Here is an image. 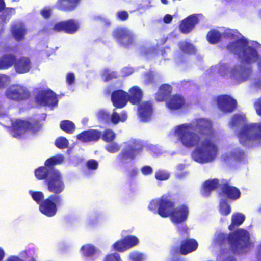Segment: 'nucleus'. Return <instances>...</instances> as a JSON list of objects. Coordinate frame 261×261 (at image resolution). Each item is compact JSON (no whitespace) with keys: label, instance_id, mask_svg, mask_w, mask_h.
Returning <instances> with one entry per match:
<instances>
[{"label":"nucleus","instance_id":"nucleus-34","mask_svg":"<svg viewBox=\"0 0 261 261\" xmlns=\"http://www.w3.org/2000/svg\"><path fill=\"white\" fill-rule=\"evenodd\" d=\"M179 49L184 53L188 55H194L196 53L194 46L187 42H180L178 44Z\"/></svg>","mask_w":261,"mask_h":261},{"label":"nucleus","instance_id":"nucleus-44","mask_svg":"<svg viewBox=\"0 0 261 261\" xmlns=\"http://www.w3.org/2000/svg\"><path fill=\"white\" fill-rule=\"evenodd\" d=\"M55 144L59 149H63L68 147L69 142L65 137H59L56 139Z\"/></svg>","mask_w":261,"mask_h":261},{"label":"nucleus","instance_id":"nucleus-57","mask_svg":"<svg viewBox=\"0 0 261 261\" xmlns=\"http://www.w3.org/2000/svg\"><path fill=\"white\" fill-rule=\"evenodd\" d=\"M151 211L155 210L156 208L159 207V200H152L149 204L148 206Z\"/></svg>","mask_w":261,"mask_h":261},{"label":"nucleus","instance_id":"nucleus-24","mask_svg":"<svg viewBox=\"0 0 261 261\" xmlns=\"http://www.w3.org/2000/svg\"><path fill=\"white\" fill-rule=\"evenodd\" d=\"M166 105L170 110H177L184 107L185 105V100L181 95L175 94L169 98Z\"/></svg>","mask_w":261,"mask_h":261},{"label":"nucleus","instance_id":"nucleus-60","mask_svg":"<svg viewBox=\"0 0 261 261\" xmlns=\"http://www.w3.org/2000/svg\"><path fill=\"white\" fill-rule=\"evenodd\" d=\"M178 231H179V233L181 235H182V233L185 231V233H186V234L187 235V236H189L188 228V227L187 226H185V227L182 228H179L178 229Z\"/></svg>","mask_w":261,"mask_h":261},{"label":"nucleus","instance_id":"nucleus-61","mask_svg":"<svg viewBox=\"0 0 261 261\" xmlns=\"http://www.w3.org/2000/svg\"><path fill=\"white\" fill-rule=\"evenodd\" d=\"M5 256L4 250L0 247V261H3Z\"/></svg>","mask_w":261,"mask_h":261},{"label":"nucleus","instance_id":"nucleus-22","mask_svg":"<svg viewBox=\"0 0 261 261\" xmlns=\"http://www.w3.org/2000/svg\"><path fill=\"white\" fill-rule=\"evenodd\" d=\"M101 136L100 131L97 129H89L85 130L77 135V139L84 143L96 142L99 140Z\"/></svg>","mask_w":261,"mask_h":261},{"label":"nucleus","instance_id":"nucleus-30","mask_svg":"<svg viewBox=\"0 0 261 261\" xmlns=\"http://www.w3.org/2000/svg\"><path fill=\"white\" fill-rule=\"evenodd\" d=\"M81 252L83 256L89 259V261H94L96 258L95 257L96 248L93 245L91 244L83 245L81 248Z\"/></svg>","mask_w":261,"mask_h":261},{"label":"nucleus","instance_id":"nucleus-37","mask_svg":"<svg viewBox=\"0 0 261 261\" xmlns=\"http://www.w3.org/2000/svg\"><path fill=\"white\" fill-rule=\"evenodd\" d=\"M244 152L242 150L235 149L230 153L229 155L224 157V160L225 162H229V159L232 158L234 160L240 161L243 158Z\"/></svg>","mask_w":261,"mask_h":261},{"label":"nucleus","instance_id":"nucleus-5","mask_svg":"<svg viewBox=\"0 0 261 261\" xmlns=\"http://www.w3.org/2000/svg\"><path fill=\"white\" fill-rule=\"evenodd\" d=\"M247 45L248 41L246 39H238L229 42L226 48L229 52L240 56L245 63L251 64L258 60L259 55L254 47Z\"/></svg>","mask_w":261,"mask_h":261},{"label":"nucleus","instance_id":"nucleus-27","mask_svg":"<svg viewBox=\"0 0 261 261\" xmlns=\"http://www.w3.org/2000/svg\"><path fill=\"white\" fill-rule=\"evenodd\" d=\"M220 185L219 180L217 178L208 179L202 185L201 193L204 196H208L211 192L216 190Z\"/></svg>","mask_w":261,"mask_h":261},{"label":"nucleus","instance_id":"nucleus-31","mask_svg":"<svg viewBox=\"0 0 261 261\" xmlns=\"http://www.w3.org/2000/svg\"><path fill=\"white\" fill-rule=\"evenodd\" d=\"M245 219V216L241 213L237 212L232 215L231 223L228 226V229L230 231L233 230L236 227L242 224Z\"/></svg>","mask_w":261,"mask_h":261},{"label":"nucleus","instance_id":"nucleus-63","mask_svg":"<svg viewBox=\"0 0 261 261\" xmlns=\"http://www.w3.org/2000/svg\"><path fill=\"white\" fill-rule=\"evenodd\" d=\"M257 261H261V244L259 245L258 249Z\"/></svg>","mask_w":261,"mask_h":261},{"label":"nucleus","instance_id":"nucleus-38","mask_svg":"<svg viewBox=\"0 0 261 261\" xmlns=\"http://www.w3.org/2000/svg\"><path fill=\"white\" fill-rule=\"evenodd\" d=\"M102 140L105 142H112L116 138V134L112 129L107 128L104 130L101 136Z\"/></svg>","mask_w":261,"mask_h":261},{"label":"nucleus","instance_id":"nucleus-12","mask_svg":"<svg viewBox=\"0 0 261 261\" xmlns=\"http://www.w3.org/2000/svg\"><path fill=\"white\" fill-rule=\"evenodd\" d=\"M35 99L37 103L43 106L54 107L58 102L56 94L50 90L39 92Z\"/></svg>","mask_w":261,"mask_h":261},{"label":"nucleus","instance_id":"nucleus-45","mask_svg":"<svg viewBox=\"0 0 261 261\" xmlns=\"http://www.w3.org/2000/svg\"><path fill=\"white\" fill-rule=\"evenodd\" d=\"M237 31L235 30L227 29L223 33H222V34L223 35V38L227 39L233 40L236 39L237 38Z\"/></svg>","mask_w":261,"mask_h":261},{"label":"nucleus","instance_id":"nucleus-14","mask_svg":"<svg viewBox=\"0 0 261 261\" xmlns=\"http://www.w3.org/2000/svg\"><path fill=\"white\" fill-rule=\"evenodd\" d=\"M189 210L187 205H180L173 210L170 216L172 222L175 224H178L185 222L188 217Z\"/></svg>","mask_w":261,"mask_h":261},{"label":"nucleus","instance_id":"nucleus-26","mask_svg":"<svg viewBox=\"0 0 261 261\" xmlns=\"http://www.w3.org/2000/svg\"><path fill=\"white\" fill-rule=\"evenodd\" d=\"M172 87L168 84L161 85L157 93L155 94V99L158 102L164 101L171 94Z\"/></svg>","mask_w":261,"mask_h":261},{"label":"nucleus","instance_id":"nucleus-51","mask_svg":"<svg viewBox=\"0 0 261 261\" xmlns=\"http://www.w3.org/2000/svg\"><path fill=\"white\" fill-rule=\"evenodd\" d=\"M87 167L90 170H96L98 168V162L94 159L89 160L86 163Z\"/></svg>","mask_w":261,"mask_h":261},{"label":"nucleus","instance_id":"nucleus-18","mask_svg":"<svg viewBox=\"0 0 261 261\" xmlns=\"http://www.w3.org/2000/svg\"><path fill=\"white\" fill-rule=\"evenodd\" d=\"M197 241L192 238H186L180 242L179 250L180 253L182 255H186L195 251L198 248Z\"/></svg>","mask_w":261,"mask_h":261},{"label":"nucleus","instance_id":"nucleus-25","mask_svg":"<svg viewBox=\"0 0 261 261\" xmlns=\"http://www.w3.org/2000/svg\"><path fill=\"white\" fill-rule=\"evenodd\" d=\"M11 34L15 40L18 42L23 40L27 33V29L22 23H17L11 27Z\"/></svg>","mask_w":261,"mask_h":261},{"label":"nucleus","instance_id":"nucleus-6","mask_svg":"<svg viewBox=\"0 0 261 261\" xmlns=\"http://www.w3.org/2000/svg\"><path fill=\"white\" fill-rule=\"evenodd\" d=\"M237 137L242 145H245L251 141H260L261 122L244 124Z\"/></svg>","mask_w":261,"mask_h":261},{"label":"nucleus","instance_id":"nucleus-55","mask_svg":"<svg viewBox=\"0 0 261 261\" xmlns=\"http://www.w3.org/2000/svg\"><path fill=\"white\" fill-rule=\"evenodd\" d=\"M75 79V75L73 73H68L66 75V83L69 85H71L74 84Z\"/></svg>","mask_w":261,"mask_h":261},{"label":"nucleus","instance_id":"nucleus-20","mask_svg":"<svg viewBox=\"0 0 261 261\" xmlns=\"http://www.w3.org/2000/svg\"><path fill=\"white\" fill-rule=\"evenodd\" d=\"M174 207V203L167 198H162L159 200V207L157 213L162 217L167 218L170 216Z\"/></svg>","mask_w":261,"mask_h":261},{"label":"nucleus","instance_id":"nucleus-19","mask_svg":"<svg viewBox=\"0 0 261 261\" xmlns=\"http://www.w3.org/2000/svg\"><path fill=\"white\" fill-rule=\"evenodd\" d=\"M81 0H57L55 8L58 10L65 12H71L78 7Z\"/></svg>","mask_w":261,"mask_h":261},{"label":"nucleus","instance_id":"nucleus-48","mask_svg":"<svg viewBox=\"0 0 261 261\" xmlns=\"http://www.w3.org/2000/svg\"><path fill=\"white\" fill-rule=\"evenodd\" d=\"M116 17L117 19L121 21H125L128 19L129 14L125 10H121L116 13Z\"/></svg>","mask_w":261,"mask_h":261},{"label":"nucleus","instance_id":"nucleus-49","mask_svg":"<svg viewBox=\"0 0 261 261\" xmlns=\"http://www.w3.org/2000/svg\"><path fill=\"white\" fill-rule=\"evenodd\" d=\"M102 261H122L120 255L117 253L108 254Z\"/></svg>","mask_w":261,"mask_h":261},{"label":"nucleus","instance_id":"nucleus-16","mask_svg":"<svg viewBox=\"0 0 261 261\" xmlns=\"http://www.w3.org/2000/svg\"><path fill=\"white\" fill-rule=\"evenodd\" d=\"M113 105L117 108H122L128 102V93L122 90H116L111 94Z\"/></svg>","mask_w":261,"mask_h":261},{"label":"nucleus","instance_id":"nucleus-2","mask_svg":"<svg viewBox=\"0 0 261 261\" xmlns=\"http://www.w3.org/2000/svg\"><path fill=\"white\" fill-rule=\"evenodd\" d=\"M63 157L53 156L48 158L44 163V166L36 169L35 175L38 180H44L47 190L52 193L60 194L65 189V185L63 177L60 171L55 165L62 163Z\"/></svg>","mask_w":261,"mask_h":261},{"label":"nucleus","instance_id":"nucleus-33","mask_svg":"<svg viewBox=\"0 0 261 261\" xmlns=\"http://www.w3.org/2000/svg\"><path fill=\"white\" fill-rule=\"evenodd\" d=\"M246 121V116L244 114H234L229 122L230 127L238 126L243 124Z\"/></svg>","mask_w":261,"mask_h":261},{"label":"nucleus","instance_id":"nucleus-53","mask_svg":"<svg viewBox=\"0 0 261 261\" xmlns=\"http://www.w3.org/2000/svg\"><path fill=\"white\" fill-rule=\"evenodd\" d=\"M141 171L142 173L144 175H150L153 172L152 168L151 166L148 165L143 166L141 169Z\"/></svg>","mask_w":261,"mask_h":261},{"label":"nucleus","instance_id":"nucleus-58","mask_svg":"<svg viewBox=\"0 0 261 261\" xmlns=\"http://www.w3.org/2000/svg\"><path fill=\"white\" fill-rule=\"evenodd\" d=\"M6 261H24L23 259H21L18 256H10ZM31 261H35V259L32 257L31 259Z\"/></svg>","mask_w":261,"mask_h":261},{"label":"nucleus","instance_id":"nucleus-35","mask_svg":"<svg viewBox=\"0 0 261 261\" xmlns=\"http://www.w3.org/2000/svg\"><path fill=\"white\" fill-rule=\"evenodd\" d=\"M60 127L62 130L68 134H72L75 128L74 123L68 120L61 121Z\"/></svg>","mask_w":261,"mask_h":261},{"label":"nucleus","instance_id":"nucleus-1","mask_svg":"<svg viewBox=\"0 0 261 261\" xmlns=\"http://www.w3.org/2000/svg\"><path fill=\"white\" fill-rule=\"evenodd\" d=\"M175 133L178 140L186 148L195 147L192 158L200 164L213 161L218 153L217 145L210 139L201 141V137H210L214 134L212 122L207 119L198 118L190 123L177 126Z\"/></svg>","mask_w":261,"mask_h":261},{"label":"nucleus","instance_id":"nucleus-8","mask_svg":"<svg viewBox=\"0 0 261 261\" xmlns=\"http://www.w3.org/2000/svg\"><path fill=\"white\" fill-rule=\"evenodd\" d=\"M42 124L38 119H30L29 120H16L12 125V128L16 137L30 132L32 134L38 132Z\"/></svg>","mask_w":261,"mask_h":261},{"label":"nucleus","instance_id":"nucleus-17","mask_svg":"<svg viewBox=\"0 0 261 261\" xmlns=\"http://www.w3.org/2000/svg\"><path fill=\"white\" fill-rule=\"evenodd\" d=\"M138 151V149L135 148L132 144H128L118 154L117 160L122 164L126 163L128 160H133Z\"/></svg>","mask_w":261,"mask_h":261},{"label":"nucleus","instance_id":"nucleus-13","mask_svg":"<svg viewBox=\"0 0 261 261\" xmlns=\"http://www.w3.org/2000/svg\"><path fill=\"white\" fill-rule=\"evenodd\" d=\"M217 105L221 111L224 113H232L237 108V102L230 96L223 95L217 97Z\"/></svg>","mask_w":261,"mask_h":261},{"label":"nucleus","instance_id":"nucleus-54","mask_svg":"<svg viewBox=\"0 0 261 261\" xmlns=\"http://www.w3.org/2000/svg\"><path fill=\"white\" fill-rule=\"evenodd\" d=\"M138 171L136 168H133L129 171L127 173V177L130 181H132L138 175Z\"/></svg>","mask_w":261,"mask_h":261},{"label":"nucleus","instance_id":"nucleus-40","mask_svg":"<svg viewBox=\"0 0 261 261\" xmlns=\"http://www.w3.org/2000/svg\"><path fill=\"white\" fill-rule=\"evenodd\" d=\"M123 239L127 249H129L132 247L137 245L139 243L138 238L134 235L127 236Z\"/></svg>","mask_w":261,"mask_h":261},{"label":"nucleus","instance_id":"nucleus-23","mask_svg":"<svg viewBox=\"0 0 261 261\" xmlns=\"http://www.w3.org/2000/svg\"><path fill=\"white\" fill-rule=\"evenodd\" d=\"M199 21L197 16L195 14L191 15L183 19L179 24V30L184 34L190 32Z\"/></svg>","mask_w":261,"mask_h":261},{"label":"nucleus","instance_id":"nucleus-36","mask_svg":"<svg viewBox=\"0 0 261 261\" xmlns=\"http://www.w3.org/2000/svg\"><path fill=\"white\" fill-rule=\"evenodd\" d=\"M127 117V114L125 111L121 113V116L117 112L114 111L111 115L110 114V122L113 124H117L120 121L124 122Z\"/></svg>","mask_w":261,"mask_h":261},{"label":"nucleus","instance_id":"nucleus-41","mask_svg":"<svg viewBox=\"0 0 261 261\" xmlns=\"http://www.w3.org/2000/svg\"><path fill=\"white\" fill-rule=\"evenodd\" d=\"M97 119L105 123H110V114L105 110H100L96 114Z\"/></svg>","mask_w":261,"mask_h":261},{"label":"nucleus","instance_id":"nucleus-7","mask_svg":"<svg viewBox=\"0 0 261 261\" xmlns=\"http://www.w3.org/2000/svg\"><path fill=\"white\" fill-rule=\"evenodd\" d=\"M63 203V199L59 194L53 193L47 198L44 199L39 206L40 212L45 216L51 217L57 213L58 206H61Z\"/></svg>","mask_w":261,"mask_h":261},{"label":"nucleus","instance_id":"nucleus-46","mask_svg":"<svg viewBox=\"0 0 261 261\" xmlns=\"http://www.w3.org/2000/svg\"><path fill=\"white\" fill-rule=\"evenodd\" d=\"M106 150L109 153H115L119 151L120 146L116 143H112L105 147Z\"/></svg>","mask_w":261,"mask_h":261},{"label":"nucleus","instance_id":"nucleus-39","mask_svg":"<svg viewBox=\"0 0 261 261\" xmlns=\"http://www.w3.org/2000/svg\"><path fill=\"white\" fill-rule=\"evenodd\" d=\"M219 211L223 216H227L231 213V206L226 200L220 201L219 206Z\"/></svg>","mask_w":261,"mask_h":261},{"label":"nucleus","instance_id":"nucleus-32","mask_svg":"<svg viewBox=\"0 0 261 261\" xmlns=\"http://www.w3.org/2000/svg\"><path fill=\"white\" fill-rule=\"evenodd\" d=\"M252 72L251 67L241 68L240 72H238V69L234 67L231 71V77L234 78L239 73L240 77L242 79L241 82L245 81L248 79Z\"/></svg>","mask_w":261,"mask_h":261},{"label":"nucleus","instance_id":"nucleus-42","mask_svg":"<svg viewBox=\"0 0 261 261\" xmlns=\"http://www.w3.org/2000/svg\"><path fill=\"white\" fill-rule=\"evenodd\" d=\"M29 194L31 196L32 198L39 205L42 203L44 197V194L41 191H29Z\"/></svg>","mask_w":261,"mask_h":261},{"label":"nucleus","instance_id":"nucleus-62","mask_svg":"<svg viewBox=\"0 0 261 261\" xmlns=\"http://www.w3.org/2000/svg\"><path fill=\"white\" fill-rule=\"evenodd\" d=\"M5 8V2L4 0H0V12Z\"/></svg>","mask_w":261,"mask_h":261},{"label":"nucleus","instance_id":"nucleus-43","mask_svg":"<svg viewBox=\"0 0 261 261\" xmlns=\"http://www.w3.org/2000/svg\"><path fill=\"white\" fill-rule=\"evenodd\" d=\"M112 247L114 250L119 252H123L128 250L123 238L116 241L112 245Z\"/></svg>","mask_w":261,"mask_h":261},{"label":"nucleus","instance_id":"nucleus-64","mask_svg":"<svg viewBox=\"0 0 261 261\" xmlns=\"http://www.w3.org/2000/svg\"><path fill=\"white\" fill-rule=\"evenodd\" d=\"M153 77L152 75L147 76V78L146 80V84H149L153 82Z\"/></svg>","mask_w":261,"mask_h":261},{"label":"nucleus","instance_id":"nucleus-52","mask_svg":"<svg viewBox=\"0 0 261 261\" xmlns=\"http://www.w3.org/2000/svg\"><path fill=\"white\" fill-rule=\"evenodd\" d=\"M254 108L256 111V114L261 116V99L258 98L256 99L253 105Z\"/></svg>","mask_w":261,"mask_h":261},{"label":"nucleus","instance_id":"nucleus-56","mask_svg":"<svg viewBox=\"0 0 261 261\" xmlns=\"http://www.w3.org/2000/svg\"><path fill=\"white\" fill-rule=\"evenodd\" d=\"M130 258L132 261H142L143 259V255L141 253H133L130 255Z\"/></svg>","mask_w":261,"mask_h":261},{"label":"nucleus","instance_id":"nucleus-3","mask_svg":"<svg viewBox=\"0 0 261 261\" xmlns=\"http://www.w3.org/2000/svg\"><path fill=\"white\" fill-rule=\"evenodd\" d=\"M215 243L220 246L228 244L234 254L246 253L252 246L248 232L243 229H238L228 234L219 233L215 238Z\"/></svg>","mask_w":261,"mask_h":261},{"label":"nucleus","instance_id":"nucleus-21","mask_svg":"<svg viewBox=\"0 0 261 261\" xmlns=\"http://www.w3.org/2000/svg\"><path fill=\"white\" fill-rule=\"evenodd\" d=\"M14 65L16 72L19 74L28 72L32 67L30 59L25 56H21L18 58H17L16 56V60Z\"/></svg>","mask_w":261,"mask_h":261},{"label":"nucleus","instance_id":"nucleus-29","mask_svg":"<svg viewBox=\"0 0 261 261\" xmlns=\"http://www.w3.org/2000/svg\"><path fill=\"white\" fill-rule=\"evenodd\" d=\"M206 38L210 44H216L221 41L223 35L219 30L213 29L208 32Z\"/></svg>","mask_w":261,"mask_h":261},{"label":"nucleus","instance_id":"nucleus-4","mask_svg":"<svg viewBox=\"0 0 261 261\" xmlns=\"http://www.w3.org/2000/svg\"><path fill=\"white\" fill-rule=\"evenodd\" d=\"M143 95V91L140 87L137 86H133L129 90L128 101L132 105H138V118L142 122H148L151 120L153 114V107L152 103L149 101L141 103Z\"/></svg>","mask_w":261,"mask_h":261},{"label":"nucleus","instance_id":"nucleus-15","mask_svg":"<svg viewBox=\"0 0 261 261\" xmlns=\"http://www.w3.org/2000/svg\"><path fill=\"white\" fill-rule=\"evenodd\" d=\"M241 193L240 190L234 186H230L228 182L222 184L221 187V191L219 195L232 201H235L240 198Z\"/></svg>","mask_w":261,"mask_h":261},{"label":"nucleus","instance_id":"nucleus-11","mask_svg":"<svg viewBox=\"0 0 261 261\" xmlns=\"http://www.w3.org/2000/svg\"><path fill=\"white\" fill-rule=\"evenodd\" d=\"M112 36L116 41L125 47H127L134 42V36L127 29L117 28L112 32Z\"/></svg>","mask_w":261,"mask_h":261},{"label":"nucleus","instance_id":"nucleus-10","mask_svg":"<svg viewBox=\"0 0 261 261\" xmlns=\"http://www.w3.org/2000/svg\"><path fill=\"white\" fill-rule=\"evenodd\" d=\"M6 97L15 101H23L30 96L29 91L24 86L13 85L8 88L5 92Z\"/></svg>","mask_w":261,"mask_h":261},{"label":"nucleus","instance_id":"nucleus-59","mask_svg":"<svg viewBox=\"0 0 261 261\" xmlns=\"http://www.w3.org/2000/svg\"><path fill=\"white\" fill-rule=\"evenodd\" d=\"M173 20V17L170 14H166L165 15L163 18V20L165 23L169 24Z\"/></svg>","mask_w":261,"mask_h":261},{"label":"nucleus","instance_id":"nucleus-28","mask_svg":"<svg viewBox=\"0 0 261 261\" xmlns=\"http://www.w3.org/2000/svg\"><path fill=\"white\" fill-rule=\"evenodd\" d=\"M16 60L13 54H4L0 57V70L7 69L12 67Z\"/></svg>","mask_w":261,"mask_h":261},{"label":"nucleus","instance_id":"nucleus-9","mask_svg":"<svg viewBox=\"0 0 261 261\" xmlns=\"http://www.w3.org/2000/svg\"><path fill=\"white\" fill-rule=\"evenodd\" d=\"M79 29V24L74 19H69L55 23L50 29L43 28V31L47 33L64 32L68 34L75 33Z\"/></svg>","mask_w":261,"mask_h":261},{"label":"nucleus","instance_id":"nucleus-50","mask_svg":"<svg viewBox=\"0 0 261 261\" xmlns=\"http://www.w3.org/2000/svg\"><path fill=\"white\" fill-rule=\"evenodd\" d=\"M40 14L45 19L50 18L52 15V10L48 7H45L40 11Z\"/></svg>","mask_w":261,"mask_h":261},{"label":"nucleus","instance_id":"nucleus-47","mask_svg":"<svg viewBox=\"0 0 261 261\" xmlns=\"http://www.w3.org/2000/svg\"><path fill=\"white\" fill-rule=\"evenodd\" d=\"M169 176V174L163 170H158L155 173V177L158 180H166Z\"/></svg>","mask_w":261,"mask_h":261}]
</instances>
